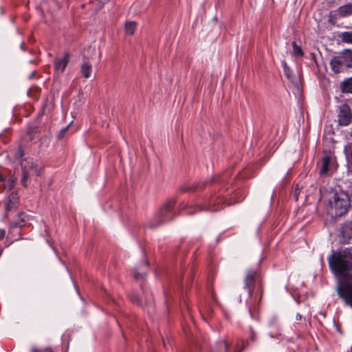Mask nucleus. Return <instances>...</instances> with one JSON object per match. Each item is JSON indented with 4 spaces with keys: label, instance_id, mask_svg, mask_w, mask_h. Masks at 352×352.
Segmentation results:
<instances>
[{
    "label": "nucleus",
    "instance_id": "nucleus-34",
    "mask_svg": "<svg viewBox=\"0 0 352 352\" xmlns=\"http://www.w3.org/2000/svg\"><path fill=\"white\" fill-rule=\"evenodd\" d=\"M3 178L1 175H0V181H3Z\"/></svg>",
    "mask_w": 352,
    "mask_h": 352
},
{
    "label": "nucleus",
    "instance_id": "nucleus-10",
    "mask_svg": "<svg viewBox=\"0 0 352 352\" xmlns=\"http://www.w3.org/2000/svg\"><path fill=\"white\" fill-rule=\"evenodd\" d=\"M18 199V195L15 192H12L9 195L5 200V209L6 212L10 211L16 207Z\"/></svg>",
    "mask_w": 352,
    "mask_h": 352
},
{
    "label": "nucleus",
    "instance_id": "nucleus-22",
    "mask_svg": "<svg viewBox=\"0 0 352 352\" xmlns=\"http://www.w3.org/2000/svg\"><path fill=\"white\" fill-rule=\"evenodd\" d=\"M219 204V201H217L216 200H213L212 204L211 201L208 206H204V208H206V210H208L217 211L220 209V207L219 206H217Z\"/></svg>",
    "mask_w": 352,
    "mask_h": 352
},
{
    "label": "nucleus",
    "instance_id": "nucleus-27",
    "mask_svg": "<svg viewBox=\"0 0 352 352\" xmlns=\"http://www.w3.org/2000/svg\"><path fill=\"white\" fill-rule=\"evenodd\" d=\"M69 125H67V126H65V128L62 129L60 132H59V134H58V138H62L64 137L65 135V132L67 131V129H69Z\"/></svg>",
    "mask_w": 352,
    "mask_h": 352
},
{
    "label": "nucleus",
    "instance_id": "nucleus-36",
    "mask_svg": "<svg viewBox=\"0 0 352 352\" xmlns=\"http://www.w3.org/2000/svg\"><path fill=\"white\" fill-rule=\"evenodd\" d=\"M198 208H199V210H200L203 209V208H202V207H201V206H198Z\"/></svg>",
    "mask_w": 352,
    "mask_h": 352
},
{
    "label": "nucleus",
    "instance_id": "nucleus-31",
    "mask_svg": "<svg viewBox=\"0 0 352 352\" xmlns=\"http://www.w3.org/2000/svg\"><path fill=\"white\" fill-rule=\"evenodd\" d=\"M6 234V231L4 230H1V238L3 239Z\"/></svg>",
    "mask_w": 352,
    "mask_h": 352
},
{
    "label": "nucleus",
    "instance_id": "nucleus-8",
    "mask_svg": "<svg viewBox=\"0 0 352 352\" xmlns=\"http://www.w3.org/2000/svg\"><path fill=\"white\" fill-rule=\"evenodd\" d=\"M148 262L144 260L142 263L133 270V277L137 280H144L146 276V270L148 269Z\"/></svg>",
    "mask_w": 352,
    "mask_h": 352
},
{
    "label": "nucleus",
    "instance_id": "nucleus-6",
    "mask_svg": "<svg viewBox=\"0 0 352 352\" xmlns=\"http://www.w3.org/2000/svg\"><path fill=\"white\" fill-rule=\"evenodd\" d=\"M261 276L258 271L249 270L244 278V289L247 290L249 297L252 296V293L256 285L260 283Z\"/></svg>",
    "mask_w": 352,
    "mask_h": 352
},
{
    "label": "nucleus",
    "instance_id": "nucleus-11",
    "mask_svg": "<svg viewBox=\"0 0 352 352\" xmlns=\"http://www.w3.org/2000/svg\"><path fill=\"white\" fill-rule=\"evenodd\" d=\"M69 60V54L66 53L63 58H57L54 63V68L56 71L63 73L67 65Z\"/></svg>",
    "mask_w": 352,
    "mask_h": 352
},
{
    "label": "nucleus",
    "instance_id": "nucleus-16",
    "mask_svg": "<svg viewBox=\"0 0 352 352\" xmlns=\"http://www.w3.org/2000/svg\"><path fill=\"white\" fill-rule=\"evenodd\" d=\"M27 217H28V215L25 212L19 213V220L14 222L11 225L10 228L22 227V226H23L22 223L25 221Z\"/></svg>",
    "mask_w": 352,
    "mask_h": 352
},
{
    "label": "nucleus",
    "instance_id": "nucleus-21",
    "mask_svg": "<svg viewBox=\"0 0 352 352\" xmlns=\"http://www.w3.org/2000/svg\"><path fill=\"white\" fill-rule=\"evenodd\" d=\"M281 64H282V66L283 67V71H284L285 75L286 76V77L288 79L292 80V70H291V69L289 67V66L287 65V63H286V62L285 60H283L281 62Z\"/></svg>",
    "mask_w": 352,
    "mask_h": 352
},
{
    "label": "nucleus",
    "instance_id": "nucleus-24",
    "mask_svg": "<svg viewBox=\"0 0 352 352\" xmlns=\"http://www.w3.org/2000/svg\"><path fill=\"white\" fill-rule=\"evenodd\" d=\"M25 155L24 149L22 146L21 144H19L17 149L14 153V158L15 159H20L22 158Z\"/></svg>",
    "mask_w": 352,
    "mask_h": 352
},
{
    "label": "nucleus",
    "instance_id": "nucleus-17",
    "mask_svg": "<svg viewBox=\"0 0 352 352\" xmlns=\"http://www.w3.org/2000/svg\"><path fill=\"white\" fill-rule=\"evenodd\" d=\"M136 23L135 21H127L125 23V32L126 34L132 35L133 34L135 28Z\"/></svg>",
    "mask_w": 352,
    "mask_h": 352
},
{
    "label": "nucleus",
    "instance_id": "nucleus-4",
    "mask_svg": "<svg viewBox=\"0 0 352 352\" xmlns=\"http://www.w3.org/2000/svg\"><path fill=\"white\" fill-rule=\"evenodd\" d=\"M175 204V200L171 199L167 200L160 208L157 215L155 219L154 224L153 227H157L166 221H170L173 219L174 206Z\"/></svg>",
    "mask_w": 352,
    "mask_h": 352
},
{
    "label": "nucleus",
    "instance_id": "nucleus-7",
    "mask_svg": "<svg viewBox=\"0 0 352 352\" xmlns=\"http://www.w3.org/2000/svg\"><path fill=\"white\" fill-rule=\"evenodd\" d=\"M338 118L340 125L346 126L351 122V112L348 105L344 104L340 107Z\"/></svg>",
    "mask_w": 352,
    "mask_h": 352
},
{
    "label": "nucleus",
    "instance_id": "nucleus-23",
    "mask_svg": "<svg viewBox=\"0 0 352 352\" xmlns=\"http://www.w3.org/2000/svg\"><path fill=\"white\" fill-rule=\"evenodd\" d=\"M342 41L344 43H352V32H344L341 34Z\"/></svg>",
    "mask_w": 352,
    "mask_h": 352
},
{
    "label": "nucleus",
    "instance_id": "nucleus-33",
    "mask_svg": "<svg viewBox=\"0 0 352 352\" xmlns=\"http://www.w3.org/2000/svg\"><path fill=\"white\" fill-rule=\"evenodd\" d=\"M32 352H38V351L36 349H32Z\"/></svg>",
    "mask_w": 352,
    "mask_h": 352
},
{
    "label": "nucleus",
    "instance_id": "nucleus-9",
    "mask_svg": "<svg viewBox=\"0 0 352 352\" xmlns=\"http://www.w3.org/2000/svg\"><path fill=\"white\" fill-rule=\"evenodd\" d=\"M333 158L329 154H326L322 159V166L320 169L321 175H328L333 167Z\"/></svg>",
    "mask_w": 352,
    "mask_h": 352
},
{
    "label": "nucleus",
    "instance_id": "nucleus-15",
    "mask_svg": "<svg viewBox=\"0 0 352 352\" xmlns=\"http://www.w3.org/2000/svg\"><path fill=\"white\" fill-rule=\"evenodd\" d=\"M92 71V65L87 59H84L82 64L81 65V73L85 78L90 77L91 72Z\"/></svg>",
    "mask_w": 352,
    "mask_h": 352
},
{
    "label": "nucleus",
    "instance_id": "nucleus-26",
    "mask_svg": "<svg viewBox=\"0 0 352 352\" xmlns=\"http://www.w3.org/2000/svg\"><path fill=\"white\" fill-rule=\"evenodd\" d=\"M302 187H300L299 184H296L294 192V196L295 198V200L297 201L298 199L300 193L301 192Z\"/></svg>",
    "mask_w": 352,
    "mask_h": 352
},
{
    "label": "nucleus",
    "instance_id": "nucleus-2",
    "mask_svg": "<svg viewBox=\"0 0 352 352\" xmlns=\"http://www.w3.org/2000/svg\"><path fill=\"white\" fill-rule=\"evenodd\" d=\"M349 205L347 194L343 192H332L328 199L327 210L332 217H341L346 213Z\"/></svg>",
    "mask_w": 352,
    "mask_h": 352
},
{
    "label": "nucleus",
    "instance_id": "nucleus-1",
    "mask_svg": "<svg viewBox=\"0 0 352 352\" xmlns=\"http://www.w3.org/2000/svg\"><path fill=\"white\" fill-rule=\"evenodd\" d=\"M328 261L331 271L338 277L336 292L339 297L352 307V249L333 252Z\"/></svg>",
    "mask_w": 352,
    "mask_h": 352
},
{
    "label": "nucleus",
    "instance_id": "nucleus-19",
    "mask_svg": "<svg viewBox=\"0 0 352 352\" xmlns=\"http://www.w3.org/2000/svg\"><path fill=\"white\" fill-rule=\"evenodd\" d=\"M293 52L292 55L296 56H302L304 55L303 52L300 46H298L295 41L292 42Z\"/></svg>",
    "mask_w": 352,
    "mask_h": 352
},
{
    "label": "nucleus",
    "instance_id": "nucleus-12",
    "mask_svg": "<svg viewBox=\"0 0 352 352\" xmlns=\"http://www.w3.org/2000/svg\"><path fill=\"white\" fill-rule=\"evenodd\" d=\"M336 15L339 17H346L352 15V3L339 7L336 10Z\"/></svg>",
    "mask_w": 352,
    "mask_h": 352
},
{
    "label": "nucleus",
    "instance_id": "nucleus-20",
    "mask_svg": "<svg viewBox=\"0 0 352 352\" xmlns=\"http://www.w3.org/2000/svg\"><path fill=\"white\" fill-rule=\"evenodd\" d=\"M39 132V128L36 126H31L28 129V133L30 136V140H32L33 139L37 138L36 134Z\"/></svg>",
    "mask_w": 352,
    "mask_h": 352
},
{
    "label": "nucleus",
    "instance_id": "nucleus-29",
    "mask_svg": "<svg viewBox=\"0 0 352 352\" xmlns=\"http://www.w3.org/2000/svg\"><path fill=\"white\" fill-rule=\"evenodd\" d=\"M302 319V316L300 314H297L296 316V320L297 321L300 320Z\"/></svg>",
    "mask_w": 352,
    "mask_h": 352
},
{
    "label": "nucleus",
    "instance_id": "nucleus-35",
    "mask_svg": "<svg viewBox=\"0 0 352 352\" xmlns=\"http://www.w3.org/2000/svg\"><path fill=\"white\" fill-rule=\"evenodd\" d=\"M102 3H104L105 1H107V0H100Z\"/></svg>",
    "mask_w": 352,
    "mask_h": 352
},
{
    "label": "nucleus",
    "instance_id": "nucleus-13",
    "mask_svg": "<svg viewBox=\"0 0 352 352\" xmlns=\"http://www.w3.org/2000/svg\"><path fill=\"white\" fill-rule=\"evenodd\" d=\"M340 89L343 94H352V77L343 80L340 83Z\"/></svg>",
    "mask_w": 352,
    "mask_h": 352
},
{
    "label": "nucleus",
    "instance_id": "nucleus-28",
    "mask_svg": "<svg viewBox=\"0 0 352 352\" xmlns=\"http://www.w3.org/2000/svg\"><path fill=\"white\" fill-rule=\"evenodd\" d=\"M250 338L252 341L256 340V333L254 332L252 328L250 329Z\"/></svg>",
    "mask_w": 352,
    "mask_h": 352
},
{
    "label": "nucleus",
    "instance_id": "nucleus-25",
    "mask_svg": "<svg viewBox=\"0 0 352 352\" xmlns=\"http://www.w3.org/2000/svg\"><path fill=\"white\" fill-rule=\"evenodd\" d=\"M219 350H223L224 352H228L229 344L226 340H219L217 342Z\"/></svg>",
    "mask_w": 352,
    "mask_h": 352
},
{
    "label": "nucleus",
    "instance_id": "nucleus-14",
    "mask_svg": "<svg viewBox=\"0 0 352 352\" xmlns=\"http://www.w3.org/2000/svg\"><path fill=\"white\" fill-rule=\"evenodd\" d=\"M342 236L346 239L352 238V221L346 222L341 228Z\"/></svg>",
    "mask_w": 352,
    "mask_h": 352
},
{
    "label": "nucleus",
    "instance_id": "nucleus-3",
    "mask_svg": "<svg viewBox=\"0 0 352 352\" xmlns=\"http://www.w3.org/2000/svg\"><path fill=\"white\" fill-rule=\"evenodd\" d=\"M331 71L335 74L344 72L352 69V50H344L334 56L329 63Z\"/></svg>",
    "mask_w": 352,
    "mask_h": 352
},
{
    "label": "nucleus",
    "instance_id": "nucleus-18",
    "mask_svg": "<svg viewBox=\"0 0 352 352\" xmlns=\"http://www.w3.org/2000/svg\"><path fill=\"white\" fill-rule=\"evenodd\" d=\"M131 300L133 302L138 303L141 306H144V305H148L150 303V302H148V300H143L142 298L139 297V296L136 294H133L131 296Z\"/></svg>",
    "mask_w": 352,
    "mask_h": 352
},
{
    "label": "nucleus",
    "instance_id": "nucleus-32",
    "mask_svg": "<svg viewBox=\"0 0 352 352\" xmlns=\"http://www.w3.org/2000/svg\"><path fill=\"white\" fill-rule=\"evenodd\" d=\"M34 75V73H32V74H30V78H33Z\"/></svg>",
    "mask_w": 352,
    "mask_h": 352
},
{
    "label": "nucleus",
    "instance_id": "nucleus-30",
    "mask_svg": "<svg viewBox=\"0 0 352 352\" xmlns=\"http://www.w3.org/2000/svg\"><path fill=\"white\" fill-rule=\"evenodd\" d=\"M192 188V187H190V188L184 187V188H182L181 190H182V191H183V192H187V191H188L190 189H191Z\"/></svg>",
    "mask_w": 352,
    "mask_h": 352
},
{
    "label": "nucleus",
    "instance_id": "nucleus-5",
    "mask_svg": "<svg viewBox=\"0 0 352 352\" xmlns=\"http://www.w3.org/2000/svg\"><path fill=\"white\" fill-rule=\"evenodd\" d=\"M21 166L22 170V178L21 183L25 188L28 186V181L30 176L32 173L40 175V170L37 169L34 165L33 160L30 158H25L21 162Z\"/></svg>",
    "mask_w": 352,
    "mask_h": 352
}]
</instances>
